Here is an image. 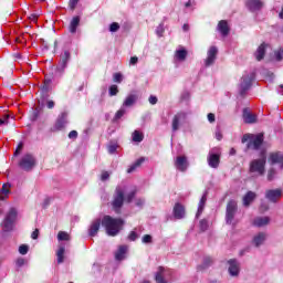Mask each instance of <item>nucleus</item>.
<instances>
[{
    "label": "nucleus",
    "instance_id": "obj_44",
    "mask_svg": "<svg viewBox=\"0 0 283 283\" xmlns=\"http://www.w3.org/2000/svg\"><path fill=\"white\" fill-rule=\"evenodd\" d=\"M28 251H30L29 245L22 244V245L19 247V253L21 255H28Z\"/></svg>",
    "mask_w": 283,
    "mask_h": 283
},
{
    "label": "nucleus",
    "instance_id": "obj_13",
    "mask_svg": "<svg viewBox=\"0 0 283 283\" xmlns=\"http://www.w3.org/2000/svg\"><path fill=\"white\" fill-rule=\"evenodd\" d=\"M217 57H218V48L210 46L207 52V59L205 60L206 67H210V65H213L216 63Z\"/></svg>",
    "mask_w": 283,
    "mask_h": 283
},
{
    "label": "nucleus",
    "instance_id": "obj_8",
    "mask_svg": "<svg viewBox=\"0 0 283 283\" xmlns=\"http://www.w3.org/2000/svg\"><path fill=\"white\" fill-rule=\"evenodd\" d=\"M208 165L212 169H218L220 167V150L213 148L208 154Z\"/></svg>",
    "mask_w": 283,
    "mask_h": 283
},
{
    "label": "nucleus",
    "instance_id": "obj_7",
    "mask_svg": "<svg viewBox=\"0 0 283 283\" xmlns=\"http://www.w3.org/2000/svg\"><path fill=\"white\" fill-rule=\"evenodd\" d=\"M123 202H125V190L123 188L117 187L115 190V196L113 200V209L118 213L120 211V207H123Z\"/></svg>",
    "mask_w": 283,
    "mask_h": 283
},
{
    "label": "nucleus",
    "instance_id": "obj_33",
    "mask_svg": "<svg viewBox=\"0 0 283 283\" xmlns=\"http://www.w3.org/2000/svg\"><path fill=\"white\" fill-rule=\"evenodd\" d=\"M125 253H127V245L119 247L117 252L115 253V259L119 262L120 260H125Z\"/></svg>",
    "mask_w": 283,
    "mask_h": 283
},
{
    "label": "nucleus",
    "instance_id": "obj_9",
    "mask_svg": "<svg viewBox=\"0 0 283 283\" xmlns=\"http://www.w3.org/2000/svg\"><path fill=\"white\" fill-rule=\"evenodd\" d=\"M268 163L272 167L277 165L280 169H283V153L282 151H272L268 156Z\"/></svg>",
    "mask_w": 283,
    "mask_h": 283
},
{
    "label": "nucleus",
    "instance_id": "obj_39",
    "mask_svg": "<svg viewBox=\"0 0 283 283\" xmlns=\"http://www.w3.org/2000/svg\"><path fill=\"white\" fill-rule=\"evenodd\" d=\"M143 138H144L143 133H140L138 130H135L133 133V142L134 143H143Z\"/></svg>",
    "mask_w": 283,
    "mask_h": 283
},
{
    "label": "nucleus",
    "instance_id": "obj_25",
    "mask_svg": "<svg viewBox=\"0 0 283 283\" xmlns=\"http://www.w3.org/2000/svg\"><path fill=\"white\" fill-rule=\"evenodd\" d=\"M136 101H138V95L129 94L124 99L122 107H134V105H136Z\"/></svg>",
    "mask_w": 283,
    "mask_h": 283
},
{
    "label": "nucleus",
    "instance_id": "obj_20",
    "mask_svg": "<svg viewBox=\"0 0 283 283\" xmlns=\"http://www.w3.org/2000/svg\"><path fill=\"white\" fill-rule=\"evenodd\" d=\"M270 223V217H256L252 221L253 227H258L259 229H262V227H269Z\"/></svg>",
    "mask_w": 283,
    "mask_h": 283
},
{
    "label": "nucleus",
    "instance_id": "obj_55",
    "mask_svg": "<svg viewBox=\"0 0 283 283\" xmlns=\"http://www.w3.org/2000/svg\"><path fill=\"white\" fill-rule=\"evenodd\" d=\"M150 105H156V103H158V97L150 95L148 98Z\"/></svg>",
    "mask_w": 283,
    "mask_h": 283
},
{
    "label": "nucleus",
    "instance_id": "obj_1",
    "mask_svg": "<svg viewBox=\"0 0 283 283\" xmlns=\"http://www.w3.org/2000/svg\"><path fill=\"white\" fill-rule=\"evenodd\" d=\"M260 156V158L253 159L249 164V174L253 178H260L266 174V150H262Z\"/></svg>",
    "mask_w": 283,
    "mask_h": 283
},
{
    "label": "nucleus",
    "instance_id": "obj_31",
    "mask_svg": "<svg viewBox=\"0 0 283 283\" xmlns=\"http://www.w3.org/2000/svg\"><path fill=\"white\" fill-rule=\"evenodd\" d=\"M212 264H213V259L210 258V256H206V258L203 259L202 264H200V265L198 266V271H205V270L209 269V266H211Z\"/></svg>",
    "mask_w": 283,
    "mask_h": 283
},
{
    "label": "nucleus",
    "instance_id": "obj_21",
    "mask_svg": "<svg viewBox=\"0 0 283 283\" xmlns=\"http://www.w3.org/2000/svg\"><path fill=\"white\" fill-rule=\"evenodd\" d=\"M217 30L220 32L222 36H229V32H231V29H229V23L227 22V20L219 21Z\"/></svg>",
    "mask_w": 283,
    "mask_h": 283
},
{
    "label": "nucleus",
    "instance_id": "obj_52",
    "mask_svg": "<svg viewBox=\"0 0 283 283\" xmlns=\"http://www.w3.org/2000/svg\"><path fill=\"white\" fill-rule=\"evenodd\" d=\"M136 196V190H132L127 196H126V201L132 202Z\"/></svg>",
    "mask_w": 283,
    "mask_h": 283
},
{
    "label": "nucleus",
    "instance_id": "obj_14",
    "mask_svg": "<svg viewBox=\"0 0 283 283\" xmlns=\"http://www.w3.org/2000/svg\"><path fill=\"white\" fill-rule=\"evenodd\" d=\"M72 59V54L70 51H64L60 55V63L57 66V72H65V67H67V63H70V60Z\"/></svg>",
    "mask_w": 283,
    "mask_h": 283
},
{
    "label": "nucleus",
    "instance_id": "obj_12",
    "mask_svg": "<svg viewBox=\"0 0 283 283\" xmlns=\"http://www.w3.org/2000/svg\"><path fill=\"white\" fill-rule=\"evenodd\" d=\"M228 272L231 277H238L240 275V262L235 259L228 261Z\"/></svg>",
    "mask_w": 283,
    "mask_h": 283
},
{
    "label": "nucleus",
    "instance_id": "obj_2",
    "mask_svg": "<svg viewBox=\"0 0 283 283\" xmlns=\"http://www.w3.org/2000/svg\"><path fill=\"white\" fill-rule=\"evenodd\" d=\"M123 224H125V221H123V219H116L109 216H105L102 219V227H104L106 233L112 238L116 237L117 233H120Z\"/></svg>",
    "mask_w": 283,
    "mask_h": 283
},
{
    "label": "nucleus",
    "instance_id": "obj_27",
    "mask_svg": "<svg viewBox=\"0 0 283 283\" xmlns=\"http://www.w3.org/2000/svg\"><path fill=\"white\" fill-rule=\"evenodd\" d=\"M243 120H244V123L253 124V123H256L258 117L255 115H253L251 112H249L248 109H244L243 111Z\"/></svg>",
    "mask_w": 283,
    "mask_h": 283
},
{
    "label": "nucleus",
    "instance_id": "obj_30",
    "mask_svg": "<svg viewBox=\"0 0 283 283\" xmlns=\"http://www.w3.org/2000/svg\"><path fill=\"white\" fill-rule=\"evenodd\" d=\"M205 205H207V193H205L199 201L196 218H200V216H202V211H205Z\"/></svg>",
    "mask_w": 283,
    "mask_h": 283
},
{
    "label": "nucleus",
    "instance_id": "obj_37",
    "mask_svg": "<svg viewBox=\"0 0 283 283\" xmlns=\"http://www.w3.org/2000/svg\"><path fill=\"white\" fill-rule=\"evenodd\" d=\"M10 118H14V117L10 116L9 114L0 115V125L1 126L10 125Z\"/></svg>",
    "mask_w": 283,
    "mask_h": 283
},
{
    "label": "nucleus",
    "instance_id": "obj_48",
    "mask_svg": "<svg viewBox=\"0 0 283 283\" xmlns=\"http://www.w3.org/2000/svg\"><path fill=\"white\" fill-rule=\"evenodd\" d=\"M108 94H109V96H116V94H118V86L117 85H112L109 87Z\"/></svg>",
    "mask_w": 283,
    "mask_h": 283
},
{
    "label": "nucleus",
    "instance_id": "obj_10",
    "mask_svg": "<svg viewBox=\"0 0 283 283\" xmlns=\"http://www.w3.org/2000/svg\"><path fill=\"white\" fill-rule=\"evenodd\" d=\"M253 81V74H245L241 77V83L239 85L240 96H244L247 91L251 87V82Z\"/></svg>",
    "mask_w": 283,
    "mask_h": 283
},
{
    "label": "nucleus",
    "instance_id": "obj_50",
    "mask_svg": "<svg viewBox=\"0 0 283 283\" xmlns=\"http://www.w3.org/2000/svg\"><path fill=\"white\" fill-rule=\"evenodd\" d=\"M25 264H27V261L23 258H19L15 261V265L18 266V269H21V266H25Z\"/></svg>",
    "mask_w": 283,
    "mask_h": 283
},
{
    "label": "nucleus",
    "instance_id": "obj_32",
    "mask_svg": "<svg viewBox=\"0 0 283 283\" xmlns=\"http://www.w3.org/2000/svg\"><path fill=\"white\" fill-rule=\"evenodd\" d=\"M56 258H57V264H63L65 262V247L60 245L57 252H56Z\"/></svg>",
    "mask_w": 283,
    "mask_h": 283
},
{
    "label": "nucleus",
    "instance_id": "obj_15",
    "mask_svg": "<svg viewBox=\"0 0 283 283\" xmlns=\"http://www.w3.org/2000/svg\"><path fill=\"white\" fill-rule=\"evenodd\" d=\"M265 198L270 202H277L282 198V189H270L265 191Z\"/></svg>",
    "mask_w": 283,
    "mask_h": 283
},
{
    "label": "nucleus",
    "instance_id": "obj_61",
    "mask_svg": "<svg viewBox=\"0 0 283 283\" xmlns=\"http://www.w3.org/2000/svg\"><path fill=\"white\" fill-rule=\"evenodd\" d=\"M136 63H138V57L137 56L130 57L129 64L130 65H136Z\"/></svg>",
    "mask_w": 283,
    "mask_h": 283
},
{
    "label": "nucleus",
    "instance_id": "obj_45",
    "mask_svg": "<svg viewBox=\"0 0 283 283\" xmlns=\"http://www.w3.org/2000/svg\"><path fill=\"white\" fill-rule=\"evenodd\" d=\"M199 227L201 231H207V229H209V221H207V219L201 220Z\"/></svg>",
    "mask_w": 283,
    "mask_h": 283
},
{
    "label": "nucleus",
    "instance_id": "obj_36",
    "mask_svg": "<svg viewBox=\"0 0 283 283\" xmlns=\"http://www.w3.org/2000/svg\"><path fill=\"white\" fill-rule=\"evenodd\" d=\"M10 187H12V185H10V184H4L2 186V189H1V193H2L1 200H6V198H8V193H10Z\"/></svg>",
    "mask_w": 283,
    "mask_h": 283
},
{
    "label": "nucleus",
    "instance_id": "obj_64",
    "mask_svg": "<svg viewBox=\"0 0 283 283\" xmlns=\"http://www.w3.org/2000/svg\"><path fill=\"white\" fill-rule=\"evenodd\" d=\"M216 138H217V140H222V133L217 132L216 133Z\"/></svg>",
    "mask_w": 283,
    "mask_h": 283
},
{
    "label": "nucleus",
    "instance_id": "obj_51",
    "mask_svg": "<svg viewBox=\"0 0 283 283\" xmlns=\"http://www.w3.org/2000/svg\"><path fill=\"white\" fill-rule=\"evenodd\" d=\"M76 6H78V0H69V8L71 10H76Z\"/></svg>",
    "mask_w": 283,
    "mask_h": 283
},
{
    "label": "nucleus",
    "instance_id": "obj_60",
    "mask_svg": "<svg viewBox=\"0 0 283 283\" xmlns=\"http://www.w3.org/2000/svg\"><path fill=\"white\" fill-rule=\"evenodd\" d=\"M135 205L136 207H143V205H145V199H137Z\"/></svg>",
    "mask_w": 283,
    "mask_h": 283
},
{
    "label": "nucleus",
    "instance_id": "obj_43",
    "mask_svg": "<svg viewBox=\"0 0 283 283\" xmlns=\"http://www.w3.org/2000/svg\"><path fill=\"white\" fill-rule=\"evenodd\" d=\"M127 111H125V106H122L120 109H118L115 114V119L118 120V118H123L125 116Z\"/></svg>",
    "mask_w": 283,
    "mask_h": 283
},
{
    "label": "nucleus",
    "instance_id": "obj_16",
    "mask_svg": "<svg viewBox=\"0 0 283 283\" xmlns=\"http://www.w3.org/2000/svg\"><path fill=\"white\" fill-rule=\"evenodd\" d=\"M268 234L266 232H258L256 234L253 235L252 238V244L256 249L262 247L266 242Z\"/></svg>",
    "mask_w": 283,
    "mask_h": 283
},
{
    "label": "nucleus",
    "instance_id": "obj_47",
    "mask_svg": "<svg viewBox=\"0 0 283 283\" xmlns=\"http://www.w3.org/2000/svg\"><path fill=\"white\" fill-rule=\"evenodd\" d=\"M118 30H120V24H118V22H113L109 25V32H118Z\"/></svg>",
    "mask_w": 283,
    "mask_h": 283
},
{
    "label": "nucleus",
    "instance_id": "obj_22",
    "mask_svg": "<svg viewBox=\"0 0 283 283\" xmlns=\"http://www.w3.org/2000/svg\"><path fill=\"white\" fill-rule=\"evenodd\" d=\"M65 125H67V113H62L55 123V129L61 132V129H65Z\"/></svg>",
    "mask_w": 283,
    "mask_h": 283
},
{
    "label": "nucleus",
    "instance_id": "obj_17",
    "mask_svg": "<svg viewBox=\"0 0 283 283\" xmlns=\"http://www.w3.org/2000/svg\"><path fill=\"white\" fill-rule=\"evenodd\" d=\"M245 6L251 12H258V10H262L264 2L262 0H247Z\"/></svg>",
    "mask_w": 283,
    "mask_h": 283
},
{
    "label": "nucleus",
    "instance_id": "obj_57",
    "mask_svg": "<svg viewBox=\"0 0 283 283\" xmlns=\"http://www.w3.org/2000/svg\"><path fill=\"white\" fill-rule=\"evenodd\" d=\"M208 120H209V123H216V114L209 113L208 114Z\"/></svg>",
    "mask_w": 283,
    "mask_h": 283
},
{
    "label": "nucleus",
    "instance_id": "obj_35",
    "mask_svg": "<svg viewBox=\"0 0 283 283\" xmlns=\"http://www.w3.org/2000/svg\"><path fill=\"white\" fill-rule=\"evenodd\" d=\"M175 59L177 61H185L187 59V50L181 49L175 52Z\"/></svg>",
    "mask_w": 283,
    "mask_h": 283
},
{
    "label": "nucleus",
    "instance_id": "obj_3",
    "mask_svg": "<svg viewBox=\"0 0 283 283\" xmlns=\"http://www.w3.org/2000/svg\"><path fill=\"white\" fill-rule=\"evenodd\" d=\"M18 218H19V210L14 207L9 208L4 219L1 222L2 230L6 233H10V231H14V224H17Z\"/></svg>",
    "mask_w": 283,
    "mask_h": 283
},
{
    "label": "nucleus",
    "instance_id": "obj_24",
    "mask_svg": "<svg viewBox=\"0 0 283 283\" xmlns=\"http://www.w3.org/2000/svg\"><path fill=\"white\" fill-rule=\"evenodd\" d=\"M258 198V195L253 191H248L242 199L243 202V207H251V203L253 202V200H255Z\"/></svg>",
    "mask_w": 283,
    "mask_h": 283
},
{
    "label": "nucleus",
    "instance_id": "obj_56",
    "mask_svg": "<svg viewBox=\"0 0 283 283\" xmlns=\"http://www.w3.org/2000/svg\"><path fill=\"white\" fill-rule=\"evenodd\" d=\"M101 180H103V181L109 180V172L103 171L101 175Z\"/></svg>",
    "mask_w": 283,
    "mask_h": 283
},
{
    "label": "nucleus",
    "instance_id": "obj_62",
    "mask_svg": "<svg viewBox=\"0 0 283 283\" xmlns=\"http://www.w3.org/2000/svg\"><path fill=\"white\" fill-rule=\"evenodd\" d=\"M275 59H276V61H282V52H275Z\"/></svg>",
    "mask_w": 283,
    "mask_h": 283
},
{
    "label": "nucleus",
    "instance_id": "obj_34",
    "mask_svg": "<svg viewBox=\"0 0 283 283\" xmlns=\"http://www.w3.org/2000/svg\"><path fill=\"white\" fill-rule=\"evenodd\" d=\"M144 163H145V158H139L137 161H135V164H133L127 169V174H134V171H136V169H138V167H140V165H143Z\"/></svg>",
    "mask_w": 283,
    "mask_h": 283
},
{
    "label": "nucleus",
    "instance_id": "obj_19",
    "mask_svg": "<svg viewBox=\"0 0 283 283\" xmlns=\"http://www.w3.org/2000/svg\"><path fill=\"white\" fill-rule=\"evenodd\" d=\"M175 167L178 169V171H187L189 161L185 156H178L175 161Z\"/></svg>",
    "mask_w": 283,
    "mask_h": 283
},
{
    "label": "nucleus",
    "instance_id": "obj_28",
    "mask_svg": "<svg viewBox=\"0 0 283 283\" xmlns=\"http://www.w3.org/2000/svg\"><path fill=\"white\" fill-rule=\"evenodd\" d=\"M264 54H266V44L263 43L258 48L254 56L256 61H262V59H264Z\"/></svg>",
    "mask_w": 283,
    "mask_h": 283
},
{
    "label": "nucleus",
    "instance_id": "obj_42",
    "mask_svg": "<svg viewBox=\"0 0 283 283\" xmlns=\"http://www.w3.org/2000/svg\"><path fill=\"white\" fill-rule=\"evenodd\" d=\"M275 168H270L269 171H268V180L269 182L275 180Z\"/></svg>",
    "mask_w": 283,
    "mask_h": 283
},
{
    "label": "nucleus",
    "instance_id": "obj_53",
    "mask_svg": "<svg viewBox=\"0 0 283 283\" xmlns=\"http://www.w3.org/2000/svg\"><path fill=\"white\" fill-rule=\"evenodd\" d=\"M164 32H165V27L163 24H159L156 29V34L159 36H163Z\"/></svg>",
    "mask_w": 283,
    "mask_h": 283
},
{
    "label": "nucleus",
    "instance_id": "obj_41",
    "mask_svg": "<svg viewBox=\"0 0 283 283\" xmlns=\"http://www.w3.org/2000/svg\"><path fill=\"white\" fill-rule=\"evenodd\" d=\"M116 149H118V144L111 142L107 146L108 154H116Z\"/></svg>",
    "mask_w": 283,
    "mask_h": 283
},
{
    "label": "nucleus",
    "instance_id": "obj_49",
    "mask_svg": "<svg viewBox=\"0 0 283 283\" xmlns=\"http://www.w3.org/2000/svg\"><path fill=\"white\" fill-rule=\"evenodd\" d=\"M113 81H114V83H123V74H120V73H115V74L113 75Z\"/></svg>",
    "mask_w": 283,
    "mask_h": 283
},
{
    "label": "nucleus",
    "instance_id": "obj_4",
    "mask_svg": "<svg viewBox=\"0 0 283 283\" xmlns=\"http://www.w3.org/2000/svg\"><path fill=\"white\" fill-rule=\"evenodd\" d=\"M241 143H248L245 151L252 150L258 151L260 147H262V143H264V135L258 134V135H244L242 137Z\"/></svg>",
    "mask_w": 283,
    "mask_h": 283
},
{
    "label": "nucleus",
    "instance_id": "obj_18",
    "mask_svg": "<svg viewBox=\"0 0 283 283\" xmlns=\"http://www.w3.org/2000/svg\"><path fill=\"white\" fill-rule=\"evenodd\" d=\"M167 275H169V270H167L163 266H159L155 274L156 283H167V280H165V277H167Z\"/></svg>",
    "mask_w": 283,
    "mask_h": 283
},
{
    "label": "nucleus",
    "instance_id": "obj_11",
    "mask_svg": "<svg viewBox=\"0 0 283 283\" xmlns=\"http://www.w3.org/2000/svg\"><path fill=\"white\" fill-rule=\"evenodd\" d=\"M186 120H187V113L185 112L177 113L174 116L172 123H171L172 132H178V129H180L181 123H185Z\"/></svg>",
    "mask_w": 283,
    "mask_h": 283
},
{
    "label": "nucleus",
    "instance_id": "obj_58",
    "mask_svg": "<svg viewBox=\"0 0 283 283\" xmlns=\"http://www.w3.org/2000/svg\"><path fill=\"white\" fill-rule=\"evenodd\" d=\"M31 238H32V240H38V239H39V229H35V230L31 233Z\"/></svg>",
    "mask_w": 283,
    "mask_h": 283
},
{
    "label": "nucleus",
    "instance_id": "obj_63",
    "mask_svg": "<svg viewBox=\"0 0 283 283\" xmlns=\"http://www.w3.org/2000/svg\"><path fill=\"white\" fill-rule=\"evenodd\" d=\"M48 108L49 109H53L54 107V101H49L48 104H46Z\"/></svg>",
    "mask_w": 283,
    "mask_h": 283
},
{
    "label": "nucleus",
    "instance_id": "obj_46",
    "mask_svg": "<svg viewBox=\"0 0 283 283\" xmlns=\"http://www.w3.org/2000/svg\"><path fill=\"white\" fill-rule=\"evenodd\" d=\"M142 242H143V244H151V242H153L151 234H145L142 238Z\"/></svg>",
    "mask_w": 283,
    "mask_h": 283
},
{
    "label": "nucleus",
    "instance_id": "obj_26",
    "mask_svg": "<svg viewBox=\"0 0 283 283\" xmlns=\"http://www.w3.org/2000/svg\"><path fill=\"white\" fill-rule=\"evenodd\" d=\"M174 216L177 220H182V218H185V206L176 203L174 207Z\"/></svg>",
    "mask_w": 283,
    "mask_h": 283
},
{
    "label": "nucleus",
    "instance_id": "obj_23",
    "mask_svg": "<svg viewBox=\"0 0 283 283\" xmlns=\"http://www.w3.org/2000/svg\"><path fill=\"white\" fill-rule=\"evenodd\" d=\"M101 219H95L92 223L91 227L88 229V235H91V238L96 237V234L98 233V230L101 229Z\"/></svg>",
    "mask_w": 283,
    "mask_h": 283
},
{
    "label": "nucleus",
    "instance_id": "obj_59",
    "mask_svg": "<svg viewBox=\"0 0 283 283\" xmlns=\"http://www.w3.org/2000/svg\"><path fill=\"white\" fill-rule=\"evenodd\" d=\"M69 138H78V133L76 130H72L69 133Z\"/></svg>",
    "mask_w": 283,
    "mask_h": 283
},
{
    "label": "nucleus",
    "instance_id": "obj_54",
    "mask_svg": "<svg viewBox=\"0 0 283 283\" xmlns=\"http://www.w3.org/2000/svg\"><path fill=\"white\" fill-rule=\"evenodd\" d=\"M21 149H23V143H20L13 154V156H19L21 154Z\"/></svg>",
    "mask_w": 283,
    "mask_h": 283
},
{
    "label": "nucleus",
    "instance_id": "obj_40",
    "mask_svg": "<svg viewBox=\"0 0 283 283\" xmlns=\"http://www.w3.org/2000/svg\"><path fill=\"white\" fill-rule=\"evenodd\" d=\"M137 229L133 230L129 234H128V240H130V242H136V240H138V238H140V234L138 232H136Z\"/></svg>",
    "mask_w": 283,
    "mask_h": 283
},
{
    "label": "nucleus",
    "instance_id": "obj_38",
    "mask_svg": "<svg viewBox=\"0 0 283 283\" xmlns=\"http://www.w3.org/2000/svg\"><path fill=\"white\" fill-rule=\"evenodd\" d=\"M57 240H59L60 242H63V241L69 242V240H70V233H67V232H65V231H60V232L57 233Z\"/></svg>",
    "mask_w": 283,
    "mask_h": 283
},
{
    "label": "nucleus",
    "instance_id": "obj_5",
    "mask_svg": "<svg viewBox=\"0 0 283 283\" xmlns=\"http://www.w3.org/2000/svg\"><path fill=\"white\" fill-rule=\"evenodd\" d=\"M18 167L22 170V171H32V169H34L36 167V157H34V155L27 153L24 154L19 163H18Z\"/></svg>",
    "mask_w": 283,
    "mask_h": 283
},
{
    "label": "nucleus",
    "instance_id": "obj_6",
    "mask_svg": "<svg viewBox=\"0 0 283 283\" xmlns=\"http://www.w3.org/2000/svg\"><path fill=\"white\" fill-rule=\"evenodd\" d=\"M235 213H238V201L230 200L227 203V208H226V222H227V224H231V222H233V218H235Z\"/></svg>",
    "mask_w": 283,
    "mask_h": 283
},
{
    "label": "nucleus",
    "instance_id": "obj_29",
    "mask_svg": "<svg viewBox=\"0 0 283 283\" xmlns=\"http://www.w3.org/2000/svg\"><path fill=\"white\" fill-rule=\"evenodd\" d=\"M80 23H81V18L80 17H74L71 20V23H70V27H69V30H70L71 34H76V28H78Z\"/></svg>",
    "mask_w": 283,
    "mask_h": 283
}]
</instances>
